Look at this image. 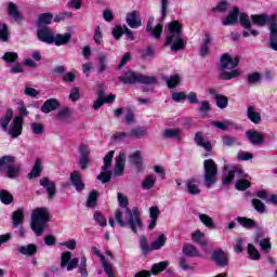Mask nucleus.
Here are the masks:
<instances>
[{
  "mask_svg": "<svg viewBox=\"0 0 277 277\" xmlns=\"http://www.w3.org/2000/svg\"><path fill=\"white\" fill-rule=\"evenodd\" d=\"M164 47H170L172 53H179V51H183L187 47V41L183 39V26L179 21L169 23V34L167 35Z\"/></svg>",
  "mask_w": 277,
  "mask_h": 277,
  "instance_id": "nucleus-1",
  "label": "nucleus"
},
{
  "mask_svg": "<svg viewBox=\"0 0 277 277\" xmlns=\"http://www.w3.org/2000/svg\"><path fill=\"white\" fill-rule=\"evenodd\" d=\"M251 22L258 27H269V47L273 51H277V16L275 14H252Z\"/></svg>",
  "mask_w": 277,
  "mask_h": 277,
  "instance_id": "nucleus-2",
  "label": "nucleus"
},
{
  "mask_svg": "<svg viewBox=\"0 0 277 277\" xmlns=\"http://www.w3.org/2000/svg\"><path fill=\"white\" fill-rule=\"evenodd\" d=\"M118 202L119 207H122L126 209V213L128 215L127 222L129 228H131L132 233L137 234V228H142V214L140 213V210L137 207H134L131 211L129 208V199L122 195V193H118Z\"/></svg>",
  "mask_w": 277,
  "mask_h": 277,
  "instance_id": "nucleus-3",
  "label": "nucleus"
},
{
  "mask_svg": "<svg viewBox=\"0 0 277 277\" xmlns=\"http://www.w3.org/2000/svg\"><path fill=\"white\" fill-rule=\"evenodd\" d=\"M239 62L241 60L239 56L232 58L229 54H222L219 70L221 71V79L223 81H230V79H235L239 77V70L235 69L239 66Z\"/></svg>",
  "mask_w": 277,
  "mask_h": 277,
  "instance_id": "nucleus-4",
  "label": "nucleus"
},
{
  "mask_svg": "<svg viewBox=\"0 0 277 277\" xmlns=\"http://www.w3.org/2000/svg\"><path fill=\"white\" fill-rule=\"evenodd\" d=\"M49 220H51L49 208H37L34 210L31 214L30 228L35 232L37 237H42V233H44L47 224H49Z\"/></svg>",
  "mask_w": 277,
  "mask_h": 277,
  "instance_id": "nucleus-5",
  "label": "nucleus"
},
{
  "mask_svg": "<svg viewBox=\"0 0 277 277\" xmlns=\"http://www.w3.org/2000/svg\"><path fill=\"white\" fill-rule=\"evenodd\" d=\"M119 81L123 83V85H135L136 83L141 85H155L157 78L155 76H146L133 70H128L123 76L119 77Z\"/></svg>",
  "mask_w": 277,
  "mask_h": 277,
  "instance_id": "nucleus-6",
  "label": "nucleus"
},
{
  "mask_svg": "<svg viewBox=\"0 0 277 277\" xmlns=\"http://www.w3.org/2000/svg\"><path fill=\"white\" fill-rule=\"evenodd\" d=\"M203 182L208 189H211L217 183V163L214 159L203 161Z\"/></svg>",
  "mask_w": 277,
  "mask_h": 277,
  "instance_id": "nucleus-7",
  "label": "nucleus"
},
{
  "mask_svg": "<svg viewBox=\"0 0 277 277\" xmlns=\"http://www.w3.org/2000/svg\"><path fill=\"white\" fill-rule=\"evenodd\" d=\"M238 16L241 27H243V29H247L242 31V38H250V36L256 38V36H259L260 32L259 30L252 29V22H250L248 13H239Z\"/></svg>",
  "mask_w": 277,
  "mask_h": 277,
  "instance_id": "nucleus-8",
  "label": "nucleus"
},
{
  "mask_svg": "<svg viewBox=\"0 0 277 277\" xmlns=\"http://www.w3.org/2000/svg\"><path fill=\"white\" fill-rule=\"evenodd\" d=\"M235 176H238V179H245L246 173H243V169L238 166L232 167L230 170L223 175L222 184L225 187H228V185H230L233 181H235Z\"/></svg>",
  "mask_w": 277,
  "mask_h": 277,
  "instance_id": "nucleus-9",
  "label": "nucleus"
},
{
  "mask_svg": "<svg viewBox=\"0 0 277 277\" xmlns=\"http://www.w3.org/2000/svg\"><path fill=\"white\" fill-rule=\"evenodd\" d=\"M39 185L45 189L48 194V200H53L57 196V185L54 181H51L49 177H41L39 180Z\"/></svg>",
  "mask_w": 277,
  "mask_h": 277,
  "instance_id": "nucleus-10",
  "label": "nucleus"
},
{
  "mask_svg": "<svg viewBox=\"0 0 277 277\" xmlns=\"http://www.w3.org/2000/svg\"><path fill=\"white\" fill-rule=\"evenodd\" d=\"M6 131L13 140L23 135V116L15 117Z\"/></svg>",
  "mask_w": 277,
  "mask_h": 277,
  "instance_id": "nucleus-11",
  "label": "nucleus"
},
{
  "mask_svg": "<svg viewBox=\"0 0 277 277\" xmlns=\"http://www.w3.org/2000/svg\"><path fill=\"white\" fill-rule=\"evenodd\" d=\"M213 263H215L216 267H228V253H226L224 250L219 249L214 250L212 252L211 256Z\"/></svg>",
  "mask_w": 277,
  "mask_h": 277,
  "instance_id": "nucleus-12",
  "label": "nucleus"
},
{
  "mask_svg": "<svg viewBox=\"0 0 277 277\" xmlns=\"http://www.w3.org/2000/svg\"><path fill=\"white\" fill-rule=\"evenodd\" d=\"M37 38L40 42L53 44L55 35H53V30L50 27L43 26L37 30Z\"/></svg>",
  "mask_w": 277,
  "mask_h": 277,
  "instance_id": "nucleus-13",
  "label": "nucleus"
},
{
  "mask_svg": "<svg viewBox=\"0 0 277 277\" xmlns=\"http://www.w3.org/2000/svg\"><path fill=\"white\" fill-rule=\"evenodd\" d=\"M213 42V37L211 32L206 31L203 34V38L199 48V55L200 57H207L209 55V51H211V43Z\"/></svg>",
  "mask_w": 277,
  "mask_h": 277,
  "instance_id": "nucleus-14",
  "label": "nucleus"
},
{
  "mask_svg": "<svg viewBox=\"0 0 277 277\" xmlns=\"http://www.w3.org/2000/svg\"><path fill=\"white\" fill-rule=\"evenodd\" d=\"M131 166H134L136 174L144 172V159L140 150L134 151L129 156Z\"/></svg>",
  "mask_w": 277,
  "mask_h": 277,
  "instance_id": "nucleus-15",
  "label": "nucleus"
},
{
  "mask_svg": "<svg viewBox=\"0 0 277 277\" xmlns=\"http://www.w3.org/2000/svg\"><path fill=\"white\" fill-rule=\"evenodd\" d=\"M80 158L78 164L81 170H87L88 166H90V149H88V145L82 144L79 146Z\"/></svg>",
  "mask_w": 277,
  "mask_h": 277,
  "instance_id": "nucleus-16",
  "label": "nucleus"
},
{
  "mask_svg": "<svg viewBox=\"0 0 277 277\" xmlns=\"http://www.w3.org/2000/svg\"><path fill=\"white\" fill-rule=\"evenodd\" d=\"M69 181L75 187L76 192L79 194L85 189V183L83 182V179L81 177V173L79 171H72L69 175Z\"/></svg>",
  "mask_w": 277,
  "mask_h": 277,
  "instance_id": "nucleus-17",
  "label": "nucleus"
},
{
  "mask_svg": "<svg viewBox=\"0 0 277 277\" xmlns=\"http://www.w3.org/2000/svg\"><path fill=\"white\" fill-rule=\"evenodd\" d=\"M208 92L210 96H214L219 109H226L228 107V96L219 94L215 89H209Z\"/></svg>",
  "mask_w": 277,
  "mask_h": 277,
  "instance_id": "nucleus-18",
  "label": "nucleus"
},
{
  "mask_svg": "<svg viewBox=\"0 0 277 277\" xmlns=\"http://www.w3.org/2000/svg\"><path fill=\"white\" fill-rule=\"evenodd\" d=\"M186 192L190 194V196H199L200 190V180L196 177H190L186 182Z\"/></svg>",
  "mask_w": 277,
  "mask_h": 277,
  "instance_id": "nucleus-19",
  "label": "nucleus"
},
{
  "mask_svg": "<svg viewBox=\"0 0 277 277\" xmlns=\"http://www.w3.org/2000/svg\"><path fill=\"white\" fill-rule=\"evenodd\" d=\"M239 21V6H234L233 10L228 13V15L223 18L222 25L224 27H228L230 25H237Z\"/></svg>",
  "mask_w": 277,
  "mask_h": 277,
  "instance_id": "nucleus-20",
  "label": "nucleus"
},
{
  "mask_svg": "<svg viewBox=\"0 0 277 277\" xmlns=\"http://www.w3.org/2000/svg\"><path fill=\"white\" fill-rule=\"evenodd\" d=\"M246 135L253 146H261L265 142V136L256 130H249L246 132Z\"/></svg>",
  "mask_w": 277,
  "mask_h": 277,
  "instance_id": "nucleus-21",
  "label": "nucleus"
},
{
  "mask_svg": "<svg viewBox=\"0 0 277 277\" xmlns=\"http://www.w3.org/2000/svg\"><path fill=\"white\" fill-rule=\"evenodd\" d=\"M124 163H127V157L124 156V154L120 153L117 156L116 162H115V170H114L115 176H122V174H124Z\"/></svg>",
  "mask_w": 277,
  "mask_h": 277,
  "instance_id": "nucleus-22",
  "label": "nucleus"
},
{
  "mask_svg": "<svg viewBox=\"0 0 277 277\" xmlns=\"http://www.w3.org/2000/svg\"><path fill=\"white\" fill-rule=\"evenodd\" d=\"M126 21L131 29H137L142 27V19L140 18V16H137V11H132L128 13Z\"/></svg>",
  "mask_w": 277,
  "mask_h": 277,
  "instance_id": "nucleus-23",
  "label": "nucleus"
},
{
  "mask_svg": "<svg viewBox=\"0 0 277 277\" xmlns=\"http://www.w3.org/2000/svg\"><path fill=\"white\" fill-rule=\"evenodd\" d=\"M108 64H109V61L105 52L100 53L97 55V65H96L97 75H103V72H105L109 68Z\"/></svg>",
  "mask_w": 277,
  "mask_h": 277,
  "instance_id": "nucleus-24",
  "label": "nucleus"
},
{
  "mask_svg": "<svg viewBox=\"0 0 277 277\" xmlns=\"http://www.w3.org/2000/svg\"><path fill=\"white\" fill-rule=\"evenodd\" d=\"M8 14L15 21V23H23V15L18 11V6L14 2H9Z\"/></svg>",
  "mask_w": 277,
  "mask_h": 277,
  "instance_id": "nucleus-25",
  "label": "nucleus"
},
{
  "mask_svg": "<svg viewBox=\"0 0 277 277\" xmlns=\"http://www.w3.org/2000/svg\"><path fill=\"white\" fill-rule=\"evenodd\" d=\"M60 107V101L57 98H49L41 106L42 114H51V111H55Z\"/></svg>",
  "mask_w": 277,
  "mask_h": 277,
  "instance_id": "nucleus-26",
  "label": "nucleus"
},
{
  "mask_svg": "<svg viewBox=\"0 0 277 277\" xmlns=\"http://www.w3.org/2000/svg\"><path fill=\"white\" fill-rule=\"evenodd\" d=\"M70 40H72V35L70 32L56 34L54 36L53 44H56V47H66Z\"/></svg>",
  "mask_w": 277,
  "mask_h": 277,
  "instance_id": "nucleus-27",
  "label": "nucleus"
},
{
  "mask_svg": "<svg viewBox=\"0 0 277 277\" xmlns=\"http://www.w3.org/2000/svg\"><path fill=\"white\" fill-rule=\"evenodd\" d=\"M138 245L143 256H148L154 251L153 245L148 243V237L144 235L140 236Z\"/></svg>",
  "mask_w": 277,
  "mask_h": 277,
  "instance_id": "nucleus-28",
  "label": "nucleus"
},
{
  "mask_svg": "<svg viewBox=\"0 0 277 277\" xmlns=\"http://www.w3.org/2000/svg\"><path fill=\"white\" fill-rule=\"evenodd\" d=\"M195 144H197V146H201V148H205L207 153H211V150H213V145H211L209 141L205 142L202 132H197L195 134Z\"/></svg>",
  "mask_w": 277,
  "mask_h": 277,
  "instance_id": "nucleus-29",
  "label": "nucleus"
},
{
  "mask_svg": "<svg viewBox=\"0 0 277 277\" xmlns=\"http://www.w3.org/2000/svg\"><path fill=\"white\" fill-rule=\"evenodd\" d=\"M17 252H19V254H24V256H34V254L38 253V246L35 243L21 246L17 248Z\"/></svg>",
  "mask_w": 277,
  "mask_h": 277,
  "instance_id": "nucleus-30",
  "label": "nucleus"
},
{
  "mask_svg": "<svg viewBox=\"0 0 277 277\" xmlns=\"http://www.w3.org/2000/svg\"><path fill=\"white\" fill-rule=\"evenodd\" d=\"M162 81L167 83V87L169 88V90H174V88H176L179 83H181V76H179V74H175L170 77L162 76Z\"/></svg>",
  "mask_w": 277,
  "mask_h": 277,
  "instance_id": "nucleus-31",
  "label": "nucleus"
},
{
  "mask_svg": "<svg viewBox=\"0 0 277 277\" xmlns=\"http://www.w3.org/2000/svg\"><path fill=\"white\" fill-rule=\"evenodd\" d=\"M236 222H238V224H240V226H242V228H256L259 226V223H256V221H254L253 219L250 217H246V216H238L236 219Z\"/></svg>",
  "mask_w": 277,
  "mask_h": 277,
  "instance_id": "nucleus-32",
  "label": "nucleus"
},
{
  "mask_svg": "<svg viewBox=\"0 0 277 277\" xmlns=\"http://www.w3.org/2000/svg\"><path fill=\"white\" fill-rule=\"evenodd\" d=\"M12 222L14 228H18L23 222H25V211L23 209H17L12 214Z\"/></svg>",
  "mask_w": 277,
  "mask_h": 277,
  "instance_id": "nucleus-33",
  "label": "nucleus"
},
{
  "mask_svg": "<svg viewBox=\"0 0 277 277\" xmlns=\"http://www.w3.org/2000/svg\"><path fill=\"white\" fill-rule=\"evenodd\" d=\"M182 252L185 256H188L190 259H194L196 256H200V252L196 248V246L186 243L183 246Z\"/></svg>",
  "mask_w": 277,
  "mask_h": 277,
  "instance_id": "nucleus-34",
  "label": "nucleus"
},
{
  "mask_svg": "<svg viewBox=\"0 0 277 277\" xmlns=\"http://www.w3.org/2000/svg\"><path fill=\"white\" fill-rule=\"evenodd\" d=\"M51 23H53V13L48 12L39 14L37 24L40 28L47 27V25H51Z\"/></svg>",
  "mask_w": 277,
  "mask_h": 277,
  "instance_id": "nucleus-35",
  "label": "nucleus"
},
{
  "mask_svg": "<svg viewBox=\"0 0 277 277\" xmlns=\"http://www.w3.org/2000/svg\"><path fill=\"white\" fill-rule=\"evenodd\" d=\"M12 118H14V111L12 110V108H9L5 115L0 119V127L3 129V131H8V127H10Z\"/></svg>",
  "mask_w": 277,
  "mask_h": 277,
  "instance_id": "nucleus-36",
  "label": "nucleus"
},
{
  "mask_svg": "<svg viewBox=\"0 0 277 277\" xmlns=\"http://www.w3.org/2000/svg\"><path fill=\"white\" fill-rule=\"evenodd\" d=\"M247 118H249L253 124H261V113H258L254 109V106H249L247 108Z\"/></svg>",
  "mask_w": 277,
  "mask_h": 277,
  "instance_id": "nucleus-37",
  "label": "nucleus"
},
{
  "mask_svg": "<svg viewBox=\"0 0 277 277\" xmlns=\"http://www.w3.org/2000/svg\"><path fill=\"white\" fill-rule=\"evenodd\" d=\"M42 173V161L40 159H37L35 161V164L31 169V171L28 173V179H38L40 174Z\"/></svg>",
  "mask_w": 277,
  "mask_h": 277,
  "instance_id": "nucleus-38",
  "label": "nucleus"
},
{
  "mask_svg": "<svg viewBox=\"0 0 277 277\" xmlns=\"http://www.w3.org/2000/svg\"><path fill=\"white\" fill-rule=\"evenodd\" d=\"M98 202V192L95 189L91 190L88 199H87V207L89 209H96V203Z\"/></svg>",
  "mask_w": 277,
  "mask_h": 277,
  "instance_id": "nucleus-39",
  "label": "nucleus"
},
{
  "mask_svg": "<svg viewBox=\"0 0 277 277\" xmlns=\"http://www.w3.org/2000/svg\"><path fill=\"white\" fill-rule=\"evenodd\" d=\"M13 163L4 164L6 166V176L8 179H17V176L21 174V166H12Z\"/></svg>",
  "mask_w": 277,
  "mask_h": 277,
  "instance_id": "nucleus-40",
  "label": "nucleus"
},
{
  "mask_svg": "<svg viewBox=\"0 0 277 277\" xmlns=\"http://www.w3.org/2000/svg\"><path fill=\"white\" fill-rule=\"evenodd\" d=\"M169 265L170 264L167 261L156 263L151 266L150 272L154 276H157V275L161 274V272H166V269H168Z\"/></svg>",
  "mask_w": 277,
  "mask_h": 277,
  "instance_id": "nucleus-41",
  "label": "nucleus"
},
{
  "mask_svg": "<svg viewBox=\"0 0 277 277\" xmlns=\"http://www.w3.org/2000/svg\"><path fill=\"white\" fill-rule=\"evenodd\" d=\"M162 137L164 140H172V137H175L176 140L181 141V130L179 129H166Z\"/></svg>",
  "mask_w": 277,
  "mask_h": 277,
  "instance_id": "nucleus-42",
  "label": "nucleus"
},
{
  "mask_svg": "<svg viewBox=\"0 0 277 277\" xmlns=\"http://www.w3.org/2000/svg\"><path fill=\"white\" fill-rule=\"evenodd\" d=\"M247 252L251 261H261V253L259 252L256 247H254V245L249 243L247 247Z\"/></svg>",
  "mask_w": 277,
  "mask_h": 277,
  "instance_id": "nucleus-43",
  "label": "nucleus"
},
{
  "mask_svg": "<svg viewBox=\"0 0 277 277\" xmlns=\"http://www.w3.org/2000/svg\"><path fill=\"white\" fill-rule=\"evenodd\" d=\"M147 130L144 127L133 128L130 132V137H136V140H142V137H146Z\"/></svg>",
  "mask_w": 277,
  "mask_h": 277,
  "instance_id": "nucleus-44",
  "label": "nucleus"
},
{
  "mask_svg": "<svg viewBox=\"0 0 277 277\" xmlns=\"http://www.w3.org/2000/svg\"><path fill=\"white\" fill-rule=\"evenodd\" d=\"M167 241H168V237L164 234H162L158 236V238L154 242H151V249L161 250L163 246H166Z\"/></svg>",
  "mask_w": 277,
  "mask_h": 277,
  "instance_id": "nucleus-45",
  "label": "nucleus"
},
{
  "mask_svg": "<svg viewBox=\"0 0 277 277\" xmlns=\"http://www.w3.org/2000/svg\"><path fill=\"white\" fill-rule=\"evenodd\" d=\"M155 183H157L155 175H146L141 187L142 189H153V187H155Z\"/></svg>",
  "mask_w": 277,
  "mask_h": 277,
  "instance_id": "nucleus-46",
  "label": "nucleus"
},
{
  "mask_svg": "<svg viewBox=\"0 0 277 277\" xmlns=\"http://www.w3.org/2000/svg\"><path fill=\"white\" fill-rule=\"evenodd\" d=\"M0 202H2V205H10L11 202H14V196L10 194L8 189H1Z\"/></svg>",
  "mask_w": 277,
  "mask_h": 277,
  "instance_id": "nucleus-47",
  "label": "nucleus"
},
{
  "mask_svg": "<svg viewBox=\"0 0 277 277\" xmlns=\"http://www.w3.org/2000/svg\"><path fill=\"white\" fill-rule=\"evenodd\" d=\"M78 273L82 277L90 276V274L88 273V259H85V256L80 258V264L78 265Z\"/></svg>",
  "mask_w": 277,
  "mask_h": 277,
  "instance_id": "nucleus-48",
  "label": "nucleus"
},
{
  "mask_svg": "<svg viewBox=\"0 0 277 277\" xmlns=\"http://www.w3.org/2000/svg\"><path fill=\"white\" fill-rule=\"evenodd\" d=\"M199 220L203 225H206L207 228H215V223L213 222V219L208 214H199Z\"/></svg>",
  "mask_w": 277,
  "mask_h": 277,
  "instance_id": "nucleus-49",
  "label": "nucleus"
},
{
  "mask_svg": "<svg viewBox=\"0 0 277 277\" xmlns=\"http://www.w3.org/2000/svg\"><path fill=\"white\" fill-rule=\"evenodd\" d=\"M93 219L101 226L102 228H105L107 226V217L101 213V211H95L93 214Z\"/></svg>",
  "mask_w": 277,
  "mask_h": 277,
  "instance_id": "nucleus-50",
  "label": "nucleus"
},
{
  "mask_svg": "<svg viewBox=\"0 0 277 277\" xmlns=\"http://www.w3.org/2000/svg\"><path fill=\"white\" fill-rule=\"evenodd\" d=\"M114 155H115L114 150H110L105 155L104 166L102 167L103 172H105V170H109L111 168V161H114Z\"/></svg>",
  "mask_w": 277,
  "mask_h": 277,
  "instance_id": "nucleus-51",
  "label": "nucleus"
},
{
  "mask_svg": "<svg viewBox=\"0 0 277 277\" xmlns=\"http://www.w3.org/2000/svg\"><path fill=\"white\" fill-rule=\"evenodd\" d=\"M252 184L250 183V181L243 179V177H240V180H238L236 182V189L238 192H246V189H250V186Z\"/></svg>",
  "mask_w": 277,
  "mask_h": 277,
  "instance_id": "nucleus-52",
  "label": "nucleus"
},
{
  "mask_svg": "<svg viewBox=\"0 0 277 277\" xmlns=\"http://www.w3.org/2000/svg\"><path fill=\"white\" fill-rule=\"evenodd\" d=\"M3 62L6 64H15L18 60V53L16 52H5L2 56Z\"/></svg>",
  "mask_w": 277,
  "mask_h": 277,
  "instance_id": "nucleus-53",
  "label": "nucleus"
},
{
  "mask_svg": "<svg viewBox=\"0 0 277 277\" xmlns=\"http://www.w3.org/2000/svg\"><path fill=\"white\" fill-rule=\"evenodd\" d=\"M115 220L118 224V226H120L121 228H124V226H127V224L129 225L128 221H124V216L122 215V210L117 209L115 211Z\"/></svg>",
  "mask_w": 277,
  "mask_h": 277,
  "instance_id": "nucleus-54",
  "label": "nucleus"
},
{
  "mask_svg": "<svg viewBox=\"0 0 277 277\" xmlns=\"http://www.w3.org/2000/svg\"><path fill=\"white\" fill-rule=\"evenodd\" d=\"M205 239V234L200 230H197L193 233L192 240L195 241V243H200V246H207V240Z\"/></svg>",
  "mask_w": 277,
  "mask_h": 277,
  "instance_id": "nucleus-55",
  "label": "nucleus"
},
{
  "mask_svg": "<svg viewBox=\"0 0 277 277\" xmlns=\"http://www.w3.org/2000/svg\"><path fill=\"white\" fill-rule=\"evenodd\" d=\"M228 2L226 0H222L217 2L216 6H213L211 9V12H220L221 14H224L228 10Z\"/></svg>",
  "mask_w": 277,
  "mask_h": 277,
  "instance_id": "nucleus-56",
  "label": "nucleus"
},
{
  "mask_svg": "<svg viewBox=\"0 0 277 277\" xmlns=\"http://www.w3.org/2000/svg\"><path fill=\"white\" fill-rule=\"evenodd\" d=\"M247 82L249 83V85H255V83H261V74L258 71L249 74L247 76Z\"/></svg>",
  "mask_w": 277,
  "mask_h": 277,
  "instance_id": "nucleus-57",
  "label": "nucleus"
},
{
  "mask_svg": "<svg viewBox=\"0 0 277 277\" xmlns=\"http://www.w3.org/2000/svg\"><path fill=\"white\" fill-rule=\"evenodd\" d=\"M265 237V229H263L262 226H256L255 227V233L253 234V241L254 243L261 242V240Z\"/></svg>",
  "mask_w": 277,
  "mask_h": 277,
  "instance_id": "nucleus-58",
  "label": "nucleus"
},
{
  "mask_svg": "<svg viewBox=\"0 0 277 277\" xmlns=\"http://www.w3.org/2000/svg\"><path fill=\"white\" fill-rule=\"evenodd\" d=\"M72 260V252L65 251L61 255V267L64 268L68 265V263Z\"/></svg>",
  "mask_w": 277,
  "mask_h": 277,
  "instance_id": "nucleus-59",
  "label": "nucleus"
},
{
  "mask_svg": "<svg viewBox=\"0 0 277 277\" xmlns=\"http://www.w3.org/2000/svg\"><path fill=\"white\" fill-rule=\"evenodd\" d=\"M97 181H101V183H103L104 185L105 183H109V181H111V171L109 170L102 171L97 175Z\"/></svg>",
  "mask_w": 277,
  "mask_h": 277,
  "instance_id": "nucleus-60",
  "label": "nucleus"
},
{
  "mask_svg": "<svg viewBox=\"0 0 277 277\" xmlns=\"http://www.w3.org/2000/svg\"><path fill=\"white\" fill-rule=\"evenodd\" d=\"M124 36V26L117 25L113 28V37L115 40H120Z\"/></svg>",
  "mask_w": 277,
  "mask_h": 277,
  "instance_id": "nucleus-61",
  "label": "nucleus"
},
{
  "mask_svg": "<svg viewBox=\"0 0 277 277\" xmlns=\"http://www.w3.org/2000/svg\"><path fill=\"white\" fill-rule=\"evenodd\" d=\"M260 243V248L263 252H269V250H272V238L267 237L261 240Z\"/></svg>",
  "mask_w": 277,
  "mask_h": 277,
  "instance_id": "nucleus-62",
  "label": "nucleus"
},
{
  "mask_svg": "<svg viewBox=\"0 0 277 277\" xmlns=\"http://www.w3.org/2000/svg\"><path fill=\"white\" fill-rule=\"evenodd\" d=\"M102 267L106 274V276L108 277H116V272H114V268L111 267V265L107 262V260H104L102 262Z\"/></svg>",
  "mask_w": 277,
  "mask_h": 277,
  "instance_id": "nucleus-63",
  "label": "nucleus"
},
{
  "mask_svg": "<svg viewBox=\"0 0 277 277\" xmlns=\"http://www.w3.org/2000/svg\"><path fill=\"white\" fill-rule=\"evenodd\" d=\"M223 146H235L237 144V137L230 135H224L222 137Z\"/></svg>",
  "mask_w": 277,
  "mask_h": 277,
  "instance_id": "nucleus-64",
  "label": "nucleus"
}]
</instances>
